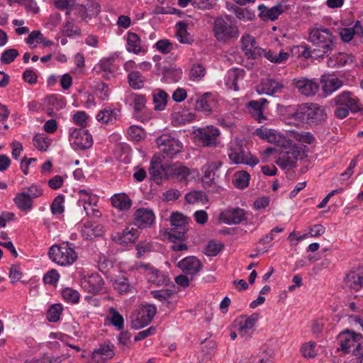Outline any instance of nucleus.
<instances>
[{"instance_id": "obj_1", "label": "nucleus", "mask_w": 363, "mask_h": 363, "mask_svg": "<svg viewBox=\"0 0 363 363\" xmlns=\"http://www.w3.org/2000/svg\"><path fill=\"white\" fill-rule=\"evenodd\" d=\"M326 117L325 107L314 103L301 104L291 113V119L311 125L323 123Z\"/></svg>"}, {"instance_id": "obj_2", "label": "nucleus", "mask_w": 363, "mask_h": 363, "mask_svg": "<svg viewBox=\"0 0 363 363\" xmlns=\"http://www.w3.org/2000/svg\"><path fill=\"white\" fill-rule=\"evenodd\" d=\"M227 155L232 164H246L254 167L259 163L257 157L252 156L247 148L243 146V142L239 138L230 141L227 147Z\"/></svg>"}, {"instance_id": "obj_3", "label": "nucleus", "mask_w": 363, "mask_h": 363, "mask_svg": "<svg viewBox=\"0 0 363 363\" xmlns=\"http://www.w3.org/2000/svg\"><path fill=\"white\" fill-rule=\"evenodd\" d=\"M50 259L60 266L72 265L77 259V254L71 244L52 245L49 250Z\"/></svg>"}, {"instance_id": "obj_4", "label": "nucleus", "mask_w": 363, "mask_h": 363, "mask_svg": "<svg viewBox=\"0 0 363 363\" xmlns=\"http://www.w3.org/2000/svg\"><path fill=\"white\" fill-rule=\"evenodd\" d=\"M308 40L319 49H322L324 54L331 52L335 46L336 38L328 28H313L310 31Z\"/></svg>"}, {"instance_id": "obj_5", "label": "nucleus", "mask_w": 363, "mask_h": 363, "mask_svg": "<svg viewBox=\"0 0 363 363\" xmlns=\"http://www.w3.org/2000/svg\"><path fill=\"white\" fill-rule=\"evenodd\" d=\"M279 156L276 160L277 164L283 169L294 167L297 160L301 157V147H298L290 140V144L281 147Z\"/></svg>"}, {"instance_id": "obj_6", "label": "nucleus", "mask_w": 363, "mask_h": 363, "mask_svg": "<svg viewBox=\"0 0 363 363\" xmlns=\"http://www.w3.org/2000/svg\"><path fill=\"white\" fill-rule=\"evenodd\" d=\"M69 141L71 146L77 150L89 149L93 145L92 136L86 128H69Z\"/></svg>"}, {"instance_id": "obj_7", "label": "nucleus", "mask_w": 363, "mask_h": 363, "mask_svg": "<svg viewBox=\"0 0 363 363\" xmlns=\"http://www.w3.org/2000/svg\"><path fill=\"white\" fill-rule=\"evenodd\" d=\"M171 228L167 232L168 238L172 240L184 239L189 230L188 218L183 214L174 212L170 216Z\"/></svg>"}, {"instance_id": "obj_8", "label": "nucleus", "mask_w": 363, "mask_h": 363, "mask_svg": "<svg viewBox=\"0 0 363 363\" xmlns=\"http://www.w3.org/2000/svg\"><path fill=\"white\" fill-rule=\"evenodd\" d=\"M156 143L160 151L171 158L180 152L183 148V145L179 139L169 134H162L158 137Z\"/></svg>"}, {"instance_id": "obj_9", "label": "nucleus", "mask_w": 363, "mask_h": 363, "mask_svg": "<svg viewBox=\"0 0 363 363\" xmlns=\"http://www.w3.org/2000/svg\"><path fill=\"white\" fill-rule=\"evenodd\" d=\"M252 213L239 207H231L223 211L219 216L221 222L228 225H238L247 221Z\"/></svg>"}, {"instance_id": "obj_10", "label": "nucleus", "mask_w": 363, "mask_h": 363, "mask_svg": "<svg viewBox=\"0 0 363 363\" xmlns=\"http://www.w3.org/2000/svg\"><path fill=\"white\" fill-rule=\"evenodd\" d=\"M220 165L221 163L219 162H209L202 169L203 172L202 178L203 186L209 192L214 193L219 191L220 187L215 182V174Z\"/></svg>"}, {"instance_id": "obj_11", "label": "nucleus", "mask_w": 363, "mask_h": 363, "mask_svg": "<svg viewBox=\"0 0 363 363\" xmlns=\"http://www.w3.org/2000/svg\"><path fill=\"white\" fill-rule=\"evenodd\" d=\"M213 31L216 39L219 41H226L238 35L237 28L222 18L215 20Z\"/></svg>"}, {"instance_id": "obj_12", "label": "nucleus", "mask_w": 363, "mask_h": 363, "mask_svg": "<svg viewBox=\"0 0 363 363\" xmlns=\"http://www.w3.org/2000/svg\"><path fill=\"white\" fill-rule=\"evenodd\" d=\"M357 339L358 335L354 332H342L338 335L339 349L345 353L352 352L354 355H357L358 349L361 347L360 344L357 343Z\"/></svg>"}, {"instance_id": "obj_13", "label": "nucleus", "mask_w": 363, "mask_h": 363, "mask_svg": "<svg viewBox=\"0 0 363 363\" xmlns=\"http://www.w3.org/2000/svg\"><path fill=\"white\" fill-rule=\"evenodd\" d=\"M157 313V308L154 305L147 304L143 306L137 315L133 318L131 324L134 329H140L147 325L153 319Z\"/></svg>"}, {"instance_id": "obj_14", "label": "nucleus", "mask_w": 363, "mask_h": 363, "mask_svg": "<svg viewBox=\"0 0 363 363\" xmlns=\"http://www.w3.org/2000/svg\"><path fill=\"white\" fill-rule=\"evenodd\" d=\"M79 203H82L84 210L87 216H100L99 211L96 208L99 198L89 189H80L78 192Z\"/></svg>"}, {"instance_id": "obj_15", "label": "nucleus", "mask_w": 363, "mask_h": 363, "mask_svg": "<svg viewBox=\"0 0 363 363\" xmlns=\"http://www.w3.org/2000/svg\"><path fill=\"white\" fill-rule=\"evenodd\" d=\"M104 281L98 273H91L81 276L80 286L89 293L99 294L104 287Z\"/></svg>"}, {"instance_id": "obj_16", "label": "nucleus", "mask_w": 363, "mask_h": 363, "mask_svg": "<svg viewBox=\"0 0 363 363\" xmlns=\"http://www.w3.org/2000/svg\"><path fill=\"white\" fill-rule=\"evenodd\" d=\"M114 349L115 346L112 342L105 341L93 350L91 359L94 363H106L114 357Z\"/></svg>"}, {"instance_id": "obj_17", "label": "nucleus", "mask_w": 363, "mask_h": 363, "mask_svg": "<svg viewBox=\"0 0 363 363\" xmlns=\"http://www.w3.org/2000/svg\"><path fill=\"white\" fill-rule=\"evenodd\" d=\"M121 116V108L111 104L102 108L98 112L96 118L101 124L113 125L120 119Z\"/></svg>"}, {"instance_id": "obj_18", "label": "nucleus", "mask_w": 363, "mask_h": 363, "mask_svg": "<svg viewBox=\"0 0 363 363\" xmlns=\"http://www.w3.org/2000/svg\"><path fill=\"white\" fill-rule=\"evenodd\" d=\"M259 319V314L254 313L249 316L240 317L236 320L238 334L247 337L250 336L255 330L256 323Z\"/></svg>"}, {"instance_id": "obj_19", "label": "nucleus", "mask_w": 363, "mask_h": 363, "mask_svg": "<svg viewBox=\"0 0 363 363\" xmlns=\"http://www.w3.org/2000/svg\"><path fill=\"white\" fill-rule=\"evenodd\" d=\"M133 223L139 228H150L155 220L154 211L148 208H139L133 215Z\"/></svg>"}, {"instance_id": "obj_20", "label": "nucleus", "mask_w": 363, "mask_h": 363, "mask_svg": "<svg viewBox=\"0 0 363 363\" xmlns=\"http://www.w3.org/2000/svg\"><path fill=\"white\" fill-rule=\"evenodd\" d=\"M293 84L298 93L306 96H314L319 89V84L315 79L305 77L294 78Z\"/></svg>"}, {"instance_id": "obj_21", "label": "nucleus", "mask_w": 363, "mask_h": 363, "mask_svg": "<svg viewBox=\"0 0 363 363\" xmlns=\"http://www.w3.org/2000/svg\"><path fill=\"white\" fill-rule=\"evenodd\" d=\"M245 71L241 68L230 69L225 74L224 83L229 89L238 91L242 85L245 77Z\"/></svg>"}, {"instance_id": "obj_22", "label": "nucleus", "mask_w": 363, "mask_h": 363, "mask_svg": "<svg viewBox=\"0 0 363 363\" xmlns=\"http://www.w3.org/2000/svg\"><path fill=\"white\" fill-rule=\"evenodd\" d=\"M125 49L128 52L138 55H145L147 52V46L138 34L128 31L125 35Z\"/></svg>"}, {"instance_id": "obj_23", "label": "nucleus", "mask_w": 363, "mask_h": 363, "mask_svg": "<svg viewBox=\"0 0 363 363\" xmlns=\"http://www.w3.org/2000/svg\"><path fill=\"white\" fill-rule=\"evenodd\" d=\"M140 232L137 228L128 226L122 232L116 233L113 240L118 244L128 245L134 243L139 236Z\"/></svg>"}, {"instance_id": "obj_24", "label": "nucleus", "mask_w": 363, "mask_h": 363, "mask_svg": "<svg viewBox=\"0 0 363 363\" xmlns=\"http://www.w3.org/2000/svg\"><path fill=\"white\" fill-rule=\"evenodd\" d=\"M333 101L336 106H343L350 108L352 112L359 110V99L352 92L344 91L338 94Z\"/></svg>"}, {"instance_id": "obj_25", "label": "nucleus", "mask_w": 363, "mask_h": 363, "mask_svg": "<svg viewBox=\"0 0 363 363\" xmlns=\"http://www.w3.org/2000/svg\"><path fill=\"white\" fill-rule=\"evenodd\" d=\"M220 135L218 128L208 125L198 130L197 136L204 146H215L217 144V138Z\"/></svg>"}, {"instance_id": "obj_26", "label": "nucleus", "mask_w": 363, "mask_h": 363, "mask_svg": "<svg viewBox=\"0 0 363 363\" xmlns=\"http://www.w3.org/2000/svg\"><path fill=\"white\" fill-rule=\"evenodd\" d=\"M170 174L172 177L180 182L191 181L198 175V172L195 169H191L186 166L177 164L171 167Z\"/></svg>"}, {"instance_id": "obj_27", "label": "nucleus", "mask_w": 363, "mask_h": 363, "mask_svg": "<svg viewBox=\"0 0 363 363\" xmlns=\"http://www.w3.org/2000/svg\"><path fill=\"white\" fill-rule=\"evenodd\" d=\"M241 43L242 50L249 57L255 59L257 55H261V51L263 50L258 47L257 43L252 35L250 34L242 35Z\"/></svg>"}, {"instance_id": "obj_28", "label": "nucleus", "mask_w": 363, "mask_h": 363, "mask_svg": "<svg viewBox=\"0 0 363 363\" xmlns=\"http://www.w3.org/2000/svg\"><path fill=\"white\" fill-rule=\"evenodd\" d=\"M178 267L185 274L194 276L201 269V264L199 259L189 256L178 262Z\"/></svg>"}, {"instance_id": "obj_29", "label": "nucleus", "mask_w": 363, "mask_h": 363, "mask_svg": "<svg viewBox=\"0 0 363 363\" xmlns=\"http://www.w3.org/2000/svg\"><path fill=\"white\" fill-rule=\"evenodd\" d=\"M113 207L121 212L128 211L133 205V201L125 193H116L110 199Z\"/></svg>"}, {"instance_id": "obj_30", "label": "nucleus", "mask_w": 363, "mask_h": 363, "mask_svg": "<svg viewBox=\"0 0 363 363\" xmlns=\"http://www.w3.org/2000/svg\"><path fill=\"white\" fill-rule=\"evenodd\" d=\"M103 226L92 220L85 222L81 229V233L83 238L86 240H92L99 237L103 234Z\"/></svg>"}, {"instance_id": "obj_31", "label": "nucleus", "mask_w": 363, "mask_h": 363, "mask_svg": "<svg viewBox=\"0 0 363 363\" xmlns=\"http://www.w3.org/2000/svg\"><path fill=\"white\" fill-rule=\"evenodd\" d=\"M320 83L322 89L325 96L332 94L343 86V81L333 76L323 75L321 77Z\"/></svg>"}, {"instance_id": "obj_32", "label": "nucleus", "mask_w": 363, "mask_h": 363, "mask_svg": "<svg viewBox=\"0 0 363 363\" xmlns=\"http://www.w3.org/2000/svg\"><path fill=\"white\" fill-rule=\"evenodd\" d=\"M284 85L273 79L265 78L263 79L257 87L259 94H264L267 95H274L276 93L281 92Z\"/></svg>"}, {"instance_id": "obj_33", "label": "nucleus", "mask_w": 363, "mask_h": 363, "mask_svg": "<svg viewBox=\"0 0 363 363\" xmlns=\"http://www.w3.org/2000/svg\"><path fill=\"white\" fill-rule=\"evenodd\" d=\"M267 103V99L261 98L259 100H252L248 104V108L251 109L252 116L259 123H264L267 120L263 114V107Z\"/></svg>"}, {"instance_id": "obj_34", "label": "nucleus", "mask_w": 363, "mask_h": 363, "mask_svg": "<svg viewBox=\"0 0 363 363\" xmlns=\"http://www.w3.org/2000/svg\"><path fill=\"white\" fill-rule=\"evenodd\" d=\"M340 36L344 42H350L354 37L363 38V27L360 21H357L352 27L342 28Z\"/></svg>"}, {"instance_id": "obj_35", "label": "nucleus", "mask_w": 363, "mask_h": 363, "mask_svg": "<svg viewBox=\"0 0 363 363\" xmlns=\"http://www.w3.org/2000/svg\"><path fill=\"white\" fill-rule=\"evenodd\" d=\"M146 277L150 283L157 286L166 284L169 281L167 274L150 266H148L146 269Z\"/></svg>"}, {"instance_id": "obj_36", "label": "nucleus", "mask_w": 363, "mask_h": 363, "mask_svg": "<svg viewBox=\"0 0 363 363\" xmlns=\"http://www.w3.org/2000/svg\"><path fill=\"white\" fill-rule=\"evenodd\" d=\"M258 10L262 18L271 21L277 19L284 11L282 6L279 4L271 8H268L264 4H260L258 6Z\"/></svg>"}, {"instance_id": "obj_37", "label": "nucleus", "mask_w": 363, "mask_h": 363, "mask_svg": "<svg viewBox=\"0 0 363 363\" xmlns=\"http://www.w3.org/2000/svg\"><path fill=\"white\" fill-rule=\"evenodd\" d=\"M13 202L18 209L24 212H29L33 208V201L26 192L17 193Z\"/></svg>"}, {"instance_id": "obj_38", "label": "nucleus", "mask_w": 363, "mask_h": 363, "mask_svg": "<svg viewBox=\"0 0 363 363\" xmlns=\"http://www.w3.org/2000/svg\"><path fill=\"white\" fill-rule=\"evenodd\" d=\"M347 282L350 287L354 290L363 287V267L350 272L347 275Z\"/></svg>"}, {"instance_id": "obj_39", "label": "nucleus", "mask_w": 363, "mask_h": 363, "mask_svg": "<svg viewBox=\"0 0 363 363\" xmlns=\"http://www.w3.org/2000/svg\"><path fill=\"white\" fill-rule=\"evenodd\" d=\"M113 286L120 294L132 293L133 289V286L130 284L128 279L123 275L115 278Z\"/></svg>"}, {"instance_id": "obj_40", "label": "nucleus", "mask_w": 363, "mask_h": 363, "mask_svg": "<svg viewBox=\"0 0 363 363\" xmlns=\"http://www.w3.org/2000/svg\"><path fill=\"white\" fill-rule=\"evenodd\" d=\"M289 137L303 144H313L315 141L314 135L307 131L289 130L287 133Z\"/></svg>"}, {"instance_id": "obj_41", "label": "nucleus", "mask_w": 363, "mask_h": 363, "mask_svg": "<svg viewBox=\"0 0 363 363\" xmlns=\"http://www.w3.org/2000/svg\"><path fill=\"white\" fill-rule=\"evenodd\" d=\"M216 106L213 96L211 94H203L200 99L197 100L196 107L198 110L203 111L206 113L212 111Z\"/></svg>"}, {"instance_id": "obj_42", "label": "nucleus", "mask_w": 363, "mask_h": 363, "mask_svg": "<svg viewBox=\"0 0 363 363\" xmlns=\"http://www.w3.org/2000/svg\"><path fill=\"white\" fill-rule=\"evenodd\" d=\"M176 36L177 40L185 44H191L193 39L187 31V26L185 23L179 21L176 24Z\"/></svg>"}, {"instance_id": "obj_43", "label": "nucleus", "mask_w": 363, "mask_h": 363, "mask_svg": "<svg viewBox=\"0 0 363 363\" xmlns=\"http://www.w3.org/2000/svg\"><path fill=\"white\" fill-rule=\"evenodd\" d=\"M250 175L245 171H238L234 173L233 183L237 189H244L249 185Z\"/></svg>"}, {"instance_id": "obj_44", "label": "nucleus", "mask_w": 363, "mask_h": 363, "mask_svg": "<svg viewBox=\"0 0 363 363\" xmlns=\"http://www.w3.org/2000/svg\"><path fill=\"white\" fill-rule=\"evenodd\" d=\"M127 78L129 85L134 89H140L145 85V77L138 70L128 74Z\"/></svg>"}, {"instance_id": "obj_45", "label": "nucleus", "mask_w": 363, "mask_h": 363, "mask_svg": "<svg viewBox=\"0 0 363 363\" xmlns=\"http://www.w3.org/2000/svg\"><path fill=\"white\" fill-rule=\"evenodd\" d=\"M62 296L65 301L71 304L78 303L80 298L79 292L72 288L66 287L61 291Z\"/></svg>"}, {"instance_id": "obj_46", "label": "nucleus", "mask_w": 363, "mask_h": 363, "mask_svg": "<svg viewBox=\"0 0 363 363\" xmlns=\"http://www.w3.org/2000/svg\"><path fill=\"white\" fill-rule=\"evenodd\" d=\"M168 94L163 90H159L153 94L155 109L157 111L164 110L167 103Z\"/></svg>"}, {"instance_id": "obj_47", "label": "nucleus", "mask_w": 363, "mask_h": 363, "mask_svg": "<svg viewBox=\"0 0 363 363\" xmlns=\"http://www.w3.org/2000/svg\"><path fill=\"white\" fill-rule=\"evenodd\" d=\"M269 136V140L268 143H274L278 147H282L283 146H287L290 144V139L287 138L276 130L272 129L271 135Z\"/></svg>"}, {"instance_id": "obj_48", "label": "nucleus", "mask_w": 363, "mask_h": 363, "mask_svg": "<svg viewBox=\"0 0 363 363\" xmlns=\"http://www.w3.org/2000/svg\"><path fill=\"white\" fill-rule=\"evenodd\" d=\"M101 11V6L97 2H91L88 4L83 11L82 18L83 20L86 21L87 18H91L96 16Z\"/></svg>"}, {"instance_id": "obj_49", "label": "nucleus", "mask_w": 363, "mask_h": 363, "mask_svg": "<svg viewBox=\"0 0 363 363\" xmlns=\"http://www.w3.org/2000/svg\"><path fill=\"white\" fill-rule=\"evenodd\" d=\"M62 310V306L60 303L51 305L46 314L48 320L52 323L57 322L60 318Z\"/></svg>"}, {"instance_id": "obj_50", "label": "nucleus", "mask_w": 363, "mask_h": 363, "mask_svg": "<svg viewBox=\"0 0 363 363\" xmlns=\"http://www.w3.org/2000/svg\"><path fill=\"white\" fill-rule=\"evenodd\" d=\"M55 6L61 11H65L66 15H69L77 6L74 0H55Z\"/></svg>"}, {"instance_id": "obj_51", "label": "nucleus", "mask_w": 363, "mask_h": 363, "mask_svg": "<svg viewBox=\"0 0 363 363\" xmlns=\"http://www.w3.org/2000/svg\"><path fill=\"white\" fill-rule=\"evenodd\" d=\"M62 33L69 38H74L81 35V30L74 23L67 21L63 26Z\"/></svg>"}, {"instance_id": "obj_52", "label": "nucleus", "mask_w": 363, "mask_h": 363, "mask_svg": "<svg viewBox=\"0 0 363 363\" xmlns=\"http://www.w3.org/2000/svg\"><path fill=\"white\" fill-rule=\"evenodd\" d=\"M127 136L129 140L140 141L145 137L143 129L139 125H130L127 130Z\"/></svg>"}, {"instance_id": "obj_53", "label": "nucleus", "mask_w": 363, "mask_h": 363, "mask_svg": "<svg viewBox=\"0 0 363 363\" xmlns=\"http://www.w3.org/2000/svg\"><path fill=\"white\" fill-rule=\"evenodd\" d=\"M110 321L118 330H122L124 327V318L114 308L109 309Z\"/></svg>"}, {"instance_id": "obj_54", "label": "nucleus", "mask_w": 363, "mask_h": 363, "mask_svg": "<svg viewBox=\"0 0 363 363\" xmlns=\"http://www.w3.org/2000/svg\"><path fill=\"white\" fill-rule=\"evenodd\" d=\"M94 94L101 101L108 100L110 94L108 85L104 82H99L95 85Z\"/></svg>"}, {"instance_id": "obj_55", "label": "nucleus", "mask_w": 363, "mask_h": 363, "mask_svg": "<svg viewBox=\"0 0 363 363\" xmlns=\"http://www.w3.org/2000/svg\"><path fill=\"white\" fill-rule=\"evenodd\" d=\"M185 200L188 203L191 204L199 202L203 203L206 200V196L203 191H194L186 194Z\"/></svg>"}, {"instance_id": "obj_56", "label": "nucleus", "mask_w": 363, "mask_h": 363, "mask_svg": "<svg viewBox=\"0 0 363 363\" xmlns=\"http://www.w3.org/2000/svg\"><path fill=\"white\" fill-rule=\"evenodd\" d=\"M130 99L135 112H140L145 106L146 98L144 95L133 94Z\"/></svg>"}, {"instance_id": "obj_57", "label": "nucleus", "mask_w": 363, "mask_h": 363, "mask_svg": "<svg viewBox=\"0 0 363 363\" xmlns=\"http://www.w3.org/2000/svg\"><path fill=\"white\" fill-rule=\"evenodd\" d=\"M64 195H58L54 199L50 206L51 211L54 215H60L64 212Z\"/></svg>"}, {"instance_id": "obj_58", "label": "nucleus", "mask_w": 363, "mask_h": 363, "mask_svg": "<svg viewBox=\"0 0 363 363\" xmlns=\"http://www.w3.org/2000/svg\"><path fill=\"white\" fill-rule=\"evenodd\" d=\"M206 74V69L201 64H194L190 70V79L193 81L201 80Z\"/></svg>"}, {"instance_id": "obj_59", "label": "nucleus", "mask_w": 363, "mask_h": 363, "mask_svg": "<svg viewBox=\"0 0 363 363\" xmlns=\"http://www.w3.org/2000/svg\"><path fill=\"white\" fill-rule=\"evenodd\" d=\"M18 55L19 53L16 49H6L1 54V62L6 65L11 64L15 60Z\"/></svg>"}, {"instance_id": "obj_60", "label": "nucleus", "mask_w": 363, "mask_h": 363, "mask_svg": "<svg viewBox=\"0 0 363 363\" xmlns=\"http://www.w3.org/2000/svg\"><path fill=\"white\" fill-rule=\"evenodd\" d=\"M43 39V34L40 30H33L29 33L28 36L25 39V42L30 48H36Z\"/></svg>"}, {"instance_id": "obj_61", "label": "nucleus", "mask_w": 363, "mask_h": 363, "mask_svg": "<svg viewBox=\"0 0 363 363\" xmlns=\"http://www.w3.org/2000/svg\"><path fill=\"white\" fill-rule=\"evenodd\" d=\"M33 141L34 146L40 151H46L50 145L49 140L43 135H36Z\"/></svg>"}, {"instance_id": "obj_62", "label": "nucleus", "mask_w": 363, "mask_h": 363, "mask_svg": "<svg viewBox=\"0 0 363 363\" xmlns=\"http://www.w3.org/2000/svg\"><path fill=\"white\" fill-rule=\"evenodd\" d=\"M223 248V244L210 241L205 248V254L209 257L216 256Z\"/></svg>"}, {"instance_id": "obj_63", "label": "nucleus", "mask_w": 363, "mask_h": 363, "mask_svg": "<svg viewBox=\"0 0 363 363\" xmlns=\"http://www.w3.org/2000/svg\"><path fill=\"white\" fill-rule=\"evenodd\" d=\"M88 115L82 111H79L72 116L74 124L80 126L79 128H85L87 125Z\"/></svg>"}, {"instance_id": "obj_64", "label": "nucleus", "mask_w": 363, "mask_h": 363, "mask_svg": "<svg viewBox=\"0 0 363 363\" xmlns=\"http://www.w3.org/2000/svg\"><path fill=\"white\" fill-rule=\"evenodd\" d=\"M156 48L162 54H168L174 49V44L167 39L158 40L155 44Z\"/></svg>"}]
</instances>
